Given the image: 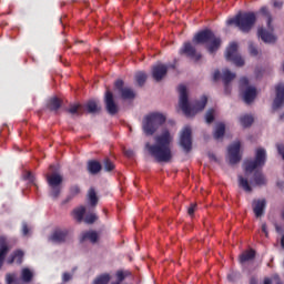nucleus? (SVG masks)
Instances as JSON below:
<instances>
[{"label":"nucleus","instance_id":"1","mask_svg":"<svg viewBox=\"0 0 284 284\" xmlns=\"http://www.w3.org/2000/svg\"><path fill=\"white\" fill-rule=\"evenodd\" d=\"M172 134L164 130L154 136V143L146 142L145 150L156 163H170L172 161Z\"/></svg>","mask_w":284,"mask_h":284},{"label":"nucleus","instance_id":"2","mask_svg":"<svg viewBox=\"0 0 284 284\" xmlns=\"http://www.w3.org/2000/svg\"><path fill=\"white\" fill-rule=\"evenodd\" d=\"M179 106L185 116H194L196 112L205 110V105H207V97L205 95H203L200 101L190 104V100L187 99V88L183 84L179 87Z\"/></svg>","mask_w":284,"mask_h":284},{"label":"nucleus","instance_id":"3","mask_svg":"<svg viewBox=\"0 0 284 284\" xmlns=\"http://www.w3.org/2000/svg\"><path fill=\"white\" fill-rule=\"evenodd\" d=\"M226 23L227 26H236L241 32H250L254 28V23H256V13H239L236 17L229 19Z\"/></svg>","mask_w":284,"mask_h":284},{"label":"nucleus","instance_id":"4","mask_svg":"<svg viewBox=\"0 0 284 284\" xmlns=\"http://www.w3.org/2000/svg\"><path fill=\"white\" fill-rule=\"evenodd\" d=\"M166 118L163 113L153 112L146 115L142 122V130L146 136H152L154 132L165 123Z\"/></svg>","mask_w":284,"mask_h":284},{"label":"nucleus","instance_id":"5","mask_svg":"<svg viewBox=\"0 0 284 284\" xmlns=\"http://www.w3.org/2000/svg\"><path fill=\"white\" fill-rule=\"evenodd\" d=\"M193 43H206L210 54H214L221 48V38H216L211 30H203L193 38Z\"/></svg>","mask_w":284,"mask_h":284},{"label":"nucleus","instance_id":"6","mask_svg":"<svg viewBox=\"0 0 284 284\" xmlns=\"http://www.w3.org/2000/svg\"><path fill=\"white\" fill-rule=\"evenodd\" d=\"M260 12L263 17H266L267 28L270 31L267 29L260 28L257 30V37L262 39L264 43H274L276 41V37L272 33L274 29L272 28V14L270 13V9H267V7H262Z\"/></svg>","mask_w":284,"mask_h":284},{"label":"nucleus","instance_id":"7","mask_svg":"<svg viewBox=\"0 0 284 284\" xmlns=\"http://www.w3.org/2000/svg\"><path fill=\"white\" fill-rule=\"evenodd\" d=\"M267 161V152L260 148L255 151V160L246 161L244 163L245 176H250L257 168H263Z\"/></svg>","mask_w":284,"mask_h":284},{"label":"nucleus","instance_id":"8","mask_svg":"<svg viewBox=\"0 0 284 284\" xmlns=\"http://www.w3.org/2000/svg\"><path fill=\"white\" fill-rule=\"evenodd\" d=\"M47 183L50 187L51 199H59L61 194V184L63 183V176L59 173H52L47 175Z\"/></svg>","mask_w":284,"mask_h":284},{"label":"nucleus","instance_id":"9","mask_svg":"<svg viewBox=\"0 0 284 284\" xmlns=\"http://www.w3.org/2000/svg\"><path fill=\"white\" fill-rule=\"evenodd\" d=\"M226 61H233L237 68H242L245 65V60L239 54V44L236 42H232L229 48L226 49L225 53Z\"/></svg>","mask_w":284,"mask_h":284},{"label":"nucleus","instance_id":"10","mask_svg":"<svg viewBox=\"0 0 284 284\" xmlns=\"http://www.w3.org/2000/svg\"><path fill=\"white\" fill-rule=\"evenodd\" d=\"M229 161L231 165H236L241 161V141H235L227 148Z\"/></svg>","mask_w":284,"mask_h":284},{"label":"nucleus","instance_id":"11","mask_svg":"<svg viewBox=\"0 0 284 284\" xmlns=\"http://www.w3.org/2000/svg\"><path fill=\"white\" fill-rule=\"evenodd\" d=\"M180 145L183 148L184 152H190V150H192V129L190 126H184L182 130Z\"/></svg>","mask_w":284,"mask_h":284},{"label":"nucleus","instance_id":"12","mask_svg":"<svg viewBox=\"0 0 284 284\" xmlns=\"http://www.w3.org/2000/svg\"><path fill=\"white\" fill-rule=\"evenodd\" d=\"M115 88L116 90H119L120 97L124 101H130L136 97V94L134 93V90L128 87H123V80H118L115 82Z\"/></svg>","mask_w":284,"mask_h":284},{"label":"nucleus","instance_id":"13","mask_svg":"<svg viewBox=\"0 0 284 284\" xmlns=\"http://www.w3.org/2000/svg\"><path fill=\"white\" fill-rule=\"evenodd\" d=\"M104 103L106 108V112L111 115H114L119 112V104L114 101V94L112 91H106L104 95Z\"/></svg>","mask_w":284,"mask_h":284},{"label":"nucleus","instance_id":"14","mask_svg":"<svg viewBox=\"0 0 284 284\" xmlns=\"http://www.w3.org/2000/svg\"><path fill=\"white\" fill-rule=\"evenodd\" d=\"M180 54H185L190 59H194V61H200L201 59V53L196 52V48L192 45V42H185L180 49Z\"/></svg>","mask_w":284,"mask_h":284},{"label":"nucleus","instance_id":"15","mask_svg":"<svg viewBox=\"0 0 284 284\" xmlns=\"http://www.w3.org/2000/svg\"><path fill=\"white\" fill-rule=\"evenodd\" d=\"M276 97L273 101V110H278L284 106V83H278L275 87Z\"/></svg>","mask_w":284,"mask_h":284},{"label":"nucleus","instance_id":"16","mask_svg":"<svg viewBox=\"0 0 284 284\" xmlns=\"http://www.w3.org/2000/svg\"><path fill=\"white\" fill-rule=\"evenodd\" d=\"M234 79H236V73H233L229 69H224L222 71V81L224 83L225 94H230V92L232 91V89L230 88V83L231 81H234Z\"/></svg>","mask_w":284,"mask_h":284},{"label":"nucleus","instance_id":"17","mask_svg":"<svg viewBox=\"0 0 284 284\" xmlns=\"http://www.w3.org/2000/svg\"><path fill=\"white\" fill-rule=\"evenodd\" d=\"M165 74H168V65L159 63L152 68V77L154 81H163Z\"/></svg>","mask_w":284,"mask_h":284},{"label":"nucleus","instance_id":"18","mask_svg":"<svg viewBox=\"0 0 284 284\" xmlns=\"http://www.w3.org/2000/svg\"><path fill=\"white\" fill-rule=\"evenodd\" d=\"M266 205H267V202L264 199L253 201L252 207L256 219H261V216L265 214Z\"/></svg>","mask_w":284,"mask_h":284},{"label":"nucleus","instance_id":"19","mask_svg":"<svg viewBox=\"0 0 284 284\" xmlns=\"http://www.w3.org/2000/svg\"><path fill=\"white\" fill-rule=\"evenodd\" d=\"M65 239H68V230H55L49 237V241L51 243H65Z\"/></svg>","mask_w":284,"mask_h":284},{"label":"nucleus","instance_id":"20","mask_svg":"<svg viewBox=\"0 0 284 284\" xmlns=\"http://www.w3.org/2000/svg\"><path fill=\"white\" fill-rule=\"evenodd\" d=\"M244 102L252 103L256 99V88L247 87L243 94Z\"/></svg>","mask_w":284,"mask_h":284},{"label":"nucleus","instance_id":"21","mask_svg":"<svg viewBox=\"0 0 284 284\" xmlns=\"http://www.w3.org/2000/svg\"><path fill=\"white\" fill-rule=\"evenodd\" d=\"M9 248L8 244H6V237H0V270L3 267V261H6V254H8Z\"/></svg>","mask_w":284,"mask_h":284},{"label":"nucleus","instance_id":"22","mask_svg":"<svg viewBox=\"0 0 284 284\" xmlns=\"http://www.w3.org/2000/svg\"><path fill=\"white\" fill-rule=\"evenodd\" d=\"M14 261L18 263V265H21V263H23V251H16L10 257H8L7 263L9 265H12Z\"/></svg>","mask_w":284,"mask_h":284},{"label":"nucleus","instance_id":"23","mask_svg":"<svg viewBox=\"0 0 284 284\" xmlns=\"http://www.w3.org/2000/svg\"><path fill=\"white\" fill-rule=\"evenodd\" d=\"M252 185H265L267 183V180L265 179V175L263 172L257 171L254 173L253 180H251Z\"/></svg>","mask_w":284,"mask_h":284},{"label":"nucleus","instance_id":"24","mask_svg":"<svg viewBox=\"0 0 284 284\" xmlns=\"http://www.w3.org/2000/svg\"><path fill=\"white\" fill-rule=\"evenodd\" d=\"M81 241H90L91 243H97L99 241V234L97 231H88L82 233Z\"/></svg>","mask_w":284,"mask_h":284},{"label":"nucleus","instance_id":"25","mask_svg":"<svg viewBox=\"0 0 284 284\" xmlns=\"http://www.w3.org/2000/svg\"><path fill=\"white\" fill-rule=\"evenodd\" d=\"M103 166L99 163V161H89L88 162V170L90 174H99Z\"/></svg>","mask_w":284,"mask_h":284},{"label":"nucleus","instance_id":"26","mask_svg":"<svg viewBox=\"0 0 284 284\" xmlns=\"http://www.w3.org/2000/svg\"><path fill=\"white\" fill-rule=\"evenodd\" d=\"M213 136L216 140L223 139V136H225V124L223 122H220L215 125Z\"/></svg>","mask_w":284,"mask_h":284},{"label":"nucleus","instance_id":"27","mask_svg":"<svg viewBox=\"0 0 284 284\" xmlns=\"http://www.w3.org/2000/svg\"><path fill=\"white\" fill-rule=\"evenodd\" d=\"M83 216H85V206H80L73 210V219L81 223L83 221Z\"/></svg>","mask_w":284,"mask_h":284},{"label":"nucleus","instance_id":"28","mask_svg":"<svg viewBox=\"0 0 284 284\" xmlns=\"http://www.w3.org/2000/svg\"><path fill=\"white\" fill-rule=\"evenodd\" d=\"M239 185L242 187V190H244V192H252V186L250 185L247 178L239 175Z\"/></svg>","mask_w":284,"mask_h":284},{"label":"nucleus","instance_id":"29","mask_svg":"<svg viewBox=\"0 0 284 284\" xmlns=\"http://www.w3.org/2000/svg\"><path fill=\"white\" fill-rule=\"evenodd\" d=\"M255 256H256V253H255L253 250L245 251V252L242 253V255L240 256V262H241V263H247V261L254 260Z\"/></svg>","mask_w":284,"mask_h":284},{"label":"nucleus","instance_id":"30","mask_svg":"<svg viewBox=\"0 0 284 284\" xmlns=\"http://www.w3.org/2000/svg\"><path fill=\"white\" fill-rule=\"evenodd\" d=\"M240 123L243 128H250V125L254 123V118L252 115L244 114L240 116Z\"/></svg>","mask_w":284,"mask_h":284},{"label":"nucleus","instance_id":"31","mask_svg":"<svg viewBox=\"0 0 284 284\" xmlns=\"http://www.w3.org/2000/svg\"><path fill=\"white\" fill-rule=\"evenodd\" d=\"M88 200L90 205H97L99 203V197H97V191L94 189H90L88 193Z\"/></svg>","mask_w":284,"mask_h":284},{"label":"nucleus","instance_id":"32","mask_svg":"<svg viewBox=\"0 0 284 284\" xmlns=\"http://www.w3.org/2000/svg\"><path fill=\"white\" fill-rule=\"evenodd\" d=\"M85 108L90 114H94V112H99V105L97 104V101L90 100L87 104Z\"/></svg>","mask_w":284,"mask_h":284},{"label":"nucleus","instance_id":"33","mask_svg":"<svg viewBox=\"0 0 284 284\" xmlns=\"http://www.w3.org/2000/svg\"><path fill=\"white\" fill-rule=\"evenodd\" d=\"M59 108H61V100H59L58 98H52L49 102V109L52 111H57L59 110Z\"/></svg>","mask_w":284,"mask_h":284},{"label":"nucleus","instance_id":"34","mask_svg":"<svg viewBox=\"0 0 284 284\" xmlns=\"http://www.w3.org/2000/svg\"><path fill=\"white\" fill-rule=\"evenodd\" d=\"M68 112L75 116L81 115V104H71Z\"/></svg>","mask_w":284,"mask_h":284},{"label":"nucleus","instance_id":"35","mask_svg":"<svg viewBox=\"0 0 284 284\" xmlns=\"http://www.w3.org/2000/svg\"><path fill=\"white\" fill-rule=\"evenodd\" d=\"M21 276L24 283H30V281H32V271H30L29 268H23Z\"/></svg>","mask_w":284,"mask_h":284},{"label":"nucleus","instance_id":"36","mask_svg":"<svg viewBox=\"0 0 284 284\" xmlns=\"http://www.w3.org/2000/svg\"><path fill=\"white\" fill-rule=\"evenodd\" d=\"M110 283V274H102L99 277H97L93 282V284H108Z\"/></svg>","mask_w":284,"mask_h":284},{"label":"nucleus","instance_id":"37","mask_svg":"<svg viewBox=\"0 0 284 284\" xmlns=\"http://www.w3.org/2000/svg\"><path fill=\"white\" fill-rule=\"evenodd\" d=\"M135 79H136V83L142 87L145 84V81H148V74H145L144 72H139L136 75H135Z\"/></svg>","mask_w":284,"mask_h":284},{"label":"nucleus","instance_id":"38","mask_svg":"<svg viewBox=\"0 0 284 284\" xmlns=\"http://www.w3.org/2000/svg\"><path fill=\"white\" fill-rule=\"evenodd\" d=\"M283 284V282H281V277L278 275H273L272 278L266 277L264 278V284Z\"/></svg>","mask_w":284,"mask_h":284},{"label":"nucleus","instance_id":"39","mask_svg":"<svg viewBox=\"0 0 284 284\" xmlns=\"http://www.w3.org/2000/svg\"><path fill=\"white\" fill-rule=\"evenodd\" d=\"M103 165H104L105 172H112V170H114V163L110 161V159H105L103 161Z\"/></svg>","mask_w":284,"mask_h":284},{"label":"nucleus","instance_id":"40","mask_svg":"<svg viewBox=\"0 0 284 284\" xmlns=\"http://www.w3.org/2000/svg\"><path fill=\"white\" fill-rule=\"evenodd\" d=\"M97 214L94 213H91V214H88L85 217H84V223H87L88 225H92V223H94L97 221Z\"/></svg>","mask_w":284,"mask_h":284},{"label":"nucleus","instance_id":"41","mask_svg":"<svg viewBox=\"0 0 284 284\" xmlns=\"http://www.w3.org/2000/svg\"><path fill=\"white\" fill-rule=\"evenodd\" d=\"M205 121L206 123H213L214 122V109H210L205 114Z\"/></svg>","mask_w":284,"mask_h":284},{"label":"nucleus","instance_id":"42","mask_svg":"<svg viewBox=\"0 0 284 284\" xmlns=\"http://www.w3.org/2000/svg\"><path fill=\"white\" fill-rule=\"evenodd\" d=\"M24 180L29 181V183H34V175L32 174V172H27L24 174Z\"/></svg>","mask_w":284,"mask_h":284},{"label":"nucleus","instance_id":"43","mask_svg":"<svg viewBox=\"0 0 284 284\" xmlns=\"http://www.w3.org/2000/svg\"><path fill=\"white\" fill-rule=\"evenodd\" d=\"M116 278H118V282H114L112 284H121V282L125 278V275L123 274V272L119 271L116 273Z\"/></svg>","mask_w":284,"mask_h":284},{"label":"nucleus","instance_id":"44","mask_svg":"<svg viewBox=\"0 0 284 284\" xmlns=\"http://www.w3.org/2000/svg\"><path fill=\"white\" fill-rule=\"evenodd\" d=\"M14 278H17V274H7V277H6L7 284L14 283Z\"/></svg>","mask_w":284,"mask_h":284},{"label":"nucleus","instance_id":"45","mask_svg":"<svg viewBox=\"0 0 284 284\" xmlns=\"http://www.w3.org/2000/svg\"><path fill=\"white\" fill-rule=\"evenodd\" d=\"M248 50L253 57H256L258 54V50L252 43L250 44Z\"/></svg>","mask_w":284,"mask_h":284},{"label":"nucleus","instance_id":"46","mask_svg":"<svg viewBox=\"0 0 284 284\" xmlns=\"http://www.w3.org/2000/svg\"><path fill=\"white\" fill-rule=\"evenodd\" d=\"M22 234L23 236H28V234H30V230L28 229V223H22Z\"/></svg>","mask_w":284,"mask_h":284},{"label":"nucleus","instance_id":"47","mask_svg":"<svg viewBox=\"0 0 284 284\" xmlns=\"http://www.w3.org/2000/svg\"><path fill=\"white\" fill-rule=\"evenodd\" d=\"M62 281H63V283H68V281H72V274L63 273Z\"/></svg>","mask_w":284,"mask_h":284},{"label":"nucleus","instance_id":"48","mask_svg":"<svg viewBox=\"0 0 284 284\" xmlns=\"http://www.w3.org/2000/svg\"><path fill=\"white\" fill-rule=\"evenodd\" d=\"M248 84H250V81L247 80V78H241L240 80L241 88H245Z\"/></svg>","mask_w":284,"mask_h":284},{"label":"nucleus","instance_id":"49","mask_svg":"<svg viewBox=\"0 0 284 284\" xmlns=\"http://www.w3.org/2000/svg\"><path fill=\"white\" fill-rule=\"evenodd\" d=\"M219 79H221V71L216 70L213 73V80L219 81Z\"/></svg>","mask_w":284,"mask_h":284},{"label":"nucleus","instance_id":"50","mask_svg":"<svg viewBox=\"0 0 284 284\" xmlns=\"http://www.w3.org/2000/svg\"><path fill=\"white\" fill-rule=\"evenodd\" d=\"M277 152L281 154L282 159H284V146L283 144L277 145Z\"/></svg>","mask_w":284,"mask_h":284},{"label":"nucleus","instance_id":"51","mask_svg":"<svg viewBox=\"0 0 284 284\" xmlns=\"http://www.w3.org/2000/svg\"><path fill=\"white\" fill-rule=\"evenodd\" d=\"M79 192H81V189H79V186L74 185L71 187V194L75 195L79 194Z\"/></svg>","mask_w":284,"mask_h":284},{"label":"nucleus","instance_id":"52","mask_svg":"<svg viewBox=\"0 0 284 284\" xmlns=\"http://www.w3.org/2000/svg\"><path fill=\"white\" fill-rule=\"evenodd\" d=\"M124 154H125V156H128L129 159H132V156H134V151H132V150H125V151H124Z\"/></svg>","mask_w":284,"mask_h":284},{"label":"nucleus","instance_id":"53","mask_svg":"<svg viewBox=\"0 0 284 284\" xmlns=\"http://www.w3.org/2000/svg\"><path fill=\"white\" fill-rule=\"evenodd\" d=\"M196 210V204H192L191 207L189 209V215L192 216L194 214V211Z\"/></svg>","mask_w":284,"mask_h":284},{"label":"nucleus","instance_id":"54","mask_svg":"<svg viewBox=\"0 0 284 284\" xmlns=\"http://www.w3.org/2000/svg\"><path fill=\"white\" fill-rule=\"evenodd\" d=\"M227 278H229V281L234 282V278H236V273L229 274Z\"/></svg>","mask_w":284,"mask_h":284},{"label":"nucleus","instance_id":"55","mask_svg":"<svg viewBox=\"0 0 284 284\" xmlns=\"http://www.w3.org/2000/svg\"><path fill=\"white\" fill-rule=\"evenodd\" d=\"M274 8H281L283 6V2L281 1H274L273 2Z\"/></svg>","mask_w":284,"mask_h":284},{"label":"nucleus","instance_id":"56","mask_svg":"<svg viewBox=\"0 0 284 284\" xmlns=\"http://www.w3.org/2000/svg\"><path fill=\"white\" fill-rule=\"evenodd\" d=\"M262 232L265 233V236H267V225L262 224Z\"/></svg>","mask_w":284,"mask_h":284},{"label":"nucleus","instance_id":"57","mask_svg":"<svg viewBox=\"0 0 284 284\" xmlns=\"http://www.w3.org/2000/svg\"><path fill=\"white\" fill-rule=\"evenodd\" d=\"M281 245H282V248L284 250V235L281 239Z\"/></svg>","mask_w":284,"mask_h":284},{"label":"nucleus","instance_id":"58","mask_svg":"<svg viewBox=\"0 0 284 284\" xmlns=\"http://www.w3.org/2000/svg\"><path fill=\"white\" fill-rule=\"evenodd\" d=\"M52 168H54V165H51V166H50V170H52Z\"/></svg>","mask_w":284,"mask_h":284}]
</instances>
